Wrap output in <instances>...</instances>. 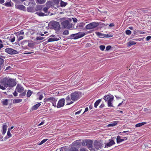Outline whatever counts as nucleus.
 Segmentation results:
<instances>
[{
    "label": "nucleus",
    "mask_w": 151,
    "mask_h": 151,
    "mask_svg": "<svg viewBox=\"0 0 151 151\" xmlns=\"http://www.w3.org/2000/svg\"><path fill=\"white\" fill-rule=\"evenodd\" d=\"M123 141L124 139L122 138H121L120 136L119 135L117 136L116 138V142L118 144L120 143Z\"/></svg>",
    "instance_id": "15"
},
{
    "label": "nucleus",
    "mask_w": 151,
    "mask_h": 151,
    "mask_svg": "<svg viewBox=\"0 0 151 151\" xmlns=\"http://www.w3.org/2000/svg\"><path fill=\"white\" fill-rule=\"evenodd\" d=\"M5 51L7 53L10 55L16 54L18 53V52L16 50L9 48H6L5 49Z\"/></svg>",
    "instance_id": "9"
},
{
    "label": "nucleus",
    "mask_w": 151,
    "mask_h": 151,
    "mask_svg": "<svg viewBox=\"0 0 151 151\" xmlns=\"http://www.w3.org/2000/svg\"><path fill=\"white\" fill-rule=\"evenodd\" d=\"M137 32H139V33H140L141 34H144L146 33L145 32L142 31H139L138 30H137Z\"/></svg>",
    "instance_id": "59"
},
{
    "label": "nucleus",
    "mask_w": 151,
    "mask_h": 151,
    "mask_svg": "<svg viewBox=\"0 0 151 151\" xmlns=\"http://www.w3.org/2000/svg\"><path fill=\"white\" fill-rule=\"evenodd\" d=\"M60 151H66L65 149L63 147H62L60 148Z\"/></svg>",
    "instance_id": "58"
},
{
    "label": "nucleus",
    "mask_w": 151,
    "mask_h": 151,
    "mask_svg": "<svg viewBox=\"0 0 151 151\" xmlns=\"http://www.w3.org/2000/svg\"><path fill=\"white\" fill-rule=\"evenodd\" d=\"M114 23H111L110 24L109 26L110 27H113L114 26Z\"/></svg>",
    "instance_id": "64"
},
{
    "label": "nucleus",
    "mask_w": 151,
    "mask_h": 151,
    "mask_svg": "<svg viewBox=\"0 0 151 151\" xmlns=\"http://www.w3.org/2000/svg\"><path fill=\"white\" fill-rule=\"evenodd\" d=\"M59 40V39L57 38H49L47 40V41L49 42L54 41H57Z\"/></svg>",
    "instance_id": "19"
},
{
    "label": "nucleus",
    "mask_w": 151,
    "mask_h": 151,
    "mask_svg": "<svg viewBox=\"0 0 151 151\" xmlns=\"http://www.w3.org/2000/svg\"><path fill=\"white\" fill-rule=\"evenodd\" d=\"M45 38L44 37H36V39L37 40H42Z\"/></svg>",
    "instance_id": "46"
},
{
    "label": "nucleus",
    "mask_w": 151,
    "mask_h": 151,
    "mask_svg": "<svg viewBox=\"0 0 151 151\" xmlns=\"http://www.w3.org/2000/svg\"><path fill=\"white\" fill-rule=\"evenodd\" d=\"M51 27L55 30H59L60 29V25L58 22L52 21L49 23Z\"/></svg>",
    "instance_id": "6"
},
{
    "label": "nucleus",
    "mask_w": 151,
    "mask_h": 151,
    "mask_svg": "<svg viewBox=\"0 0 151 151\" xmlns=\"http://www.w3.org/2000/svg\"><path fill=\"white\" fill-rule=\"evenodd\" d=\"M16 7L19 10L25 11L26 8L25 7L22 5H16Z\"/></svg>",
    "instance_id": "14"
},
{
    "label": "nucleus",
    "mask_w": 151,
    "mask_h": 151,
    "mask_svg": "<svg viewBox=\"0 0 151 151\" xmlns=\"http://www.w3.org/2000/svg\"><path fill=\"white\" fill-rule=\"evenodd\" d=\"M13 94L14 95V96H17L18 93L17 92V91H15L14 93H13Z\"/></svg>",
    "instance_id": "56"
},
{
    "label": "nucleus",
    "mask_w": 151,
    "mask_h": 151,
    "mask_svg": "<svg viewBox=\"0 0 151 151\" xmlns=\"http://www.w3.org/2000/svg\"><path fill=\"white\" fill-rule=\"evenodd\" d=\"M73 144L74 146L76 147H77L80 145L81 143L80 141L79 140H77L74 142L73 143Z\"/></svg>",
    "instance_id": "17"
},
{
    "label": "nucleus",
    "mask_w": 151,
    "mask_h": 151,
    "mask_svg": "<svg viewBox=\"0 0 151 151\" xmlns=\"http://www.w3.org/2000/svg\"><path fill=\"white\" fill-rule=\"evenodd\" d=\"M57 100V99L53 97H50L47 98H45L44 100V102L45 103L47 102H50L52 103L53 106L55 107Z\"/></svg>",
    "instance_id": "5"
},
{
    "label": "nucleus",
    "mask_w": 151,
    "mask_h": 151,
    "mask_svg": "<svg viewBox=\"0 0 151 151\" xmlns=\"http://www.w3.org/2000/svg\"><path fill=\"white\" fill-rule=\"evenodd\" d=\"M82 96L81 92L79 91H75L70 94L71 100L73 101H76L79 99Z\"/></svg>",
    "instance_id": "3"
},
{
    "label": "nucleus",
    "mask_w": 151,
    "mask_h": 151,
    "mask_svg": "<svg viewBox=\"0 0 151 151\" xmlns=\"http://www.w3.org/2000/svg\"><path fill=\"white\" fill-rule=\"evenodd\" d=\"M12 67V66H8L7 67L6 69L5 70H7L9 69H11V68Z\"/></svg>",
    "instance_id": "55"
},
{
    "label": "nucleus",
    "mask_w": 151,
    "mask_h": 151,
    "mask_svg": "<svg viewBox=\"0 0 151 151\" xmlns=\"http://www.w3.org/2000/svg\"><path fill=\"white\" fill-rule=\"evenodd\" d=\"M60 6L61 7H65L68 4V3L64 2V1H60Z\"/></svg>",
    "instance_id": "34"
},
{
    "label": "nucleus",
    "mask_w": 151,
    "mask_h": 151,
    "mask_svg": "<svg viewBox=\"0 0 151 151\" xmlns=\"http://www.w3.org/2000/svg\"><path fill=\"white\" fill-rule=\"evenodd\" d=\"M118 123V121H115L111 122V123L109 124L108 125V127H114Z\"/></svg>",
    "instance_id": "18"
},
{
    "label": "nucleus",
    "mask_w": 151,
    "mask_h": 151,
    "mask_svg": "<svg viewBox=\"0 0 151 151\" xmlns=\"http://www.w3.org/2000/svg\"><path fill=\"white\" fill-rule=\"evenodd\" d=\"M111 48V46H110V45L108 46H107L106 47V50H109Z\"/></svg>",
    "instance_id": "54"
},
{
    "label": "nucleus",
    "mask_w": 151,
    "mask_h": 151,
    "mask_svg": "<svg viewBox=\"0 0 151 151\" xmlns=\"http://www.w3.org/2000/svg\"><path fill=\"white\" fill-rule=\"evenodd\" d=\"M46 1V0H36L37 3L40 4H43Z\"/></svg>",
    "instance_id": "31"
},
{
    "label": "nucleus",
    "mask_w": 151,
    "mask_h": 151,
    "mask_svg": "<svg viewBox=\"0 0 151 151\" xmlns=\"http://www.w3.org/2000/svg\"><path fill=\"white\" fill-rule=\"evenodd\" d=\"M93 143L92 140L89 139H86L83 141L82 143V145L84 146H87V147L91 151L94 150V149L93 148Z\"/></svg>",
    "instance_id": "2"
},
{
    "label": "nucleus",
    "mask_w": 151,
    "mask_h": 151,
    "mask_svg": "<svg viewBox=\"0 0 151 151\" xmlns=\"http://www.w3.org/2000/svg\"><path fill=\"white\" fill-rule=\"evenodd\" d=\"M80 151H88L87 149L82 148L80 149Z\"/></svg>",
    "instance_id": "60"
},
{
    "label": "nucleus",
    "mask_w": 151,
    "mask_h": 151,
    "mask_svg": "<svg viewBox=\"0 0 151 151\" xmlns=\"http://www.w3.org/2000/svg\"><path fill=\"white\" fill-rule=\"evenodd\" d=\"M10 129L9 128L8 129V131L7 133V136L9 137H11L12 136V134L10 133Z\"/></svg>",
    "instance_id": "39"
},
{
    "label": "nucleus",
    "mask_w": 151,
    "mask_h": 151,
    "mask_svg": "<svg viewBox=\"0 0 151 151\" xmlns=\"http://www.w3.org/2000/svg\"><path fill=\"white\" fill-rule=\"evenodd\" d=\"M94 145L95 147L96 150L101 149L103 147L104 144L100 142L95 140L94 142Z\"/></svg>",
    "instance_id": "8"
},
{
    "label": "nucleus",
    "mask_w": 151,
    "mask_h": 151,
    "mask_svg": "<svg viewBox=\"0 0 151 151\" xmlns=\"http://www.w3.org/2000/svg\"><path fill=\"white\" fill-rule=\"evenodd\" d=\"M37 15L40 16H44L46 15L44 13H42L41 12L37 13Z\"/></svg>",
    "instance_id": "38"
},
{
    "label": "nucleus",
    "mask_w": 151,
    "mask_h": 151,
    "mask_svg": "<svg viewBox=\"0 0 151 151\" xmlns=\"http://www.w3.org/2000/svg\"><path fill=\"white\" fill-rule=\"evenodd\" d=\"M59 1L60 0H53V1L52 3L53 5H55L58 7Z\"/></svg>",
    "instance_id": "28"
},
{
    "label": "nucleus",
    "mask_w": 151,
    "mask_h": 151,
    "mask_svg": "<svg viewBox=\"0 0 151 151\" xmlns=\"http://www.w3.org/2000/svg\"><path fill=\"white\" fill-rule=\"evenodd\" d=\"M68 151H78V150L76 148L72 147L69 149Z\"/></svg>",
    "instance_id": "36"
},
{
    "label": "nucleus",
    "mask_w": 151,
    "mask_h": 151,
    "mask_svg": "<svg viewBox=\"0 0 151 151\" xmlns=\"http://www.w3.org/2000/svg\"><path fill=\"white\" fill-rule=\"evenodd\" d=\"M28 45L29 47L33 48L34 46V44L32 43H28Z\"/></svg>",
    "instance_id": "43"
},
{
    "label": "nucleus",
    "mask_w": 151,
    "mask_h": 151,
    "mask_svg": "<svg viewBox=\"0 0 151 151\" xmlns=\"http://www.w3.org/2000/svg\"><path fill=\"white\" fill-rule=\"evenodd\" d=\"M47 140V139H45L42 140L39 144V145H41L45 143Z\"/></svg>",
    "instance_id": "40"
},
{
    "label": "nucleus",
    "mask_w": 151,
    "mask_h": 151,
    "mask_svg": "<svg viewBox=\"0 0 151 151\" xmlns=\"http://www.w3.org/2000/svg\"><path fill=\"white\" fill-rule=\"evenodd\" d=\"M101 101V99H99L97 100L95 103L94 104V106L95 108H96L99 104Z\"/></svg>",
    "instance_id": "22"
},
{
    "label": "nucleus",
    "mask_w": 151,
    "mask_h": 151,
    "mask_svg": "<svg viewBox=\"0 0 151 151\" xmlns=\"http://www.w3.org/2000/svg\"><path fill=\"white\" fill-rule=\"evenodd\" d=\"M105 47V46L104 45H101L99 47L100 49L102 51H103L104 50Z\"/></svg>",
    "instance_id": "48"
},
{
    "label": "nucleus",
    "mask_w": 151,
    "mask_h": 151,
    "mask_svg": "<svg viewBox=\"0 0 151 151\" xmlns=\"http://www.w3.org/2000/svg\"><path fill=\"white\" fill-rule=\"evenodd\" d=\"M65 99L64 98L61 99L58 101L56 107L57 108H59L63 107L65 103Z\"/></svg>",
    "instance_id": "10"
},
{
    "label": "nucleus",
    "mask_w": 151,
    "mask_h": 151,
    "mask_svg": "<svg viewBox=\"0 0 151 151\" xmlns=\"http://www.w3.org/2000/svg\"><path fill=\"white\" fill-rule=\"evenodd\" d=\"M69 32L68 30H66L64 31L63 32V35H66L68 34Z\"/></svg>",
    "instance_id": "47"
},
{
    "label": "nucleus",
    "mask_w": 151,
    "mask_h": 151,
    "mask_svg": "<svg viewBox=\"0 0 151 151\" xmlns=\"http://www.w3.org/2000/svg\"><path fill=\"white\" fill-rule=\"evenodd\" d=\"M22 99H15L13 100V103H18L21 102L22 101Z\"/></svg>",
    "instance_id": "27"
},
{
    "label": "nucleus",
    "mask_w": 151,
    "mask_h": 151,
    "mask_svg": "<svg viewBox=\"0 0 151 151\" xmlns=\"http://www.w3.org/2000/svg\"><path fill=\"white\" fill-rule=\"evenodd\" d=\"M70 96H68L66 98H65V100L67 102H69V101H70L71 100L70 99Z\"/></svg>",
    "instance_id": "45"
},
{
    "label": "nucleus",
    "mask_w": 151,
    "mask_h": 151,
    "mask_svg": "<svg viewBox=\"0 0 151 151\" xmlns=\"http://www.w3.org/2000/svg\"><path fill=\"white\" fill-rule=\"evenodd\" d=\"M96 35L100 38H102L105 37V34L101 33L99 32H96Z\"/></svg>",
    "instance_id": "24"
},
{
    "label": "nucleus",
    "mask_w": 151,
    "mask_h": 151,
    "mask_svg": "<svg viewBox=\"0 0 151 151\" xmlns=\"http://www.w3.org/2000/svg\"><path fill=\"white\" fill-rule=\"evenodd\" d=\"M41 104L40 103L36 104L32 107V109L36 110L40 106Z\"/></svg>",
    "instance_id": "21"
},
{
    "label": "nucleus",
    "mask_w": 151,
    "mask_h": 151,
    "mask_svg": "<svg viewBox=\"0 0 151 151\" xmlns=\"http://www.w3.org/2000/svg\"><path fill=\"white\" fill-rule=\"evenodd\" d=\"M104 103H102L101 105L99 107L100 108H102L104 106Z\"/></svg>",
    "instance_id": "62"
},
{
    "label": "nucleus",
    "mask_w": 151,
    "mask_h": 151,
    "mask_svg": "<svg viewBox=\"0 0 151 151\" xmlns=\"http://www.w3.org/2000/svg\"><path fill=\"white\" fill-rule=\"evenodd\" d=\"M26 90H25L22 92L20 93H21L19 95V96L20 97H22L26 95Z\"/></svg>",
    "instance_id": "35"
},
{
    "label": "nucleus",
    "mask_w": 151,
    "mask_h": 151,
    "mask_svg": "<svg viewBox=\"0 0 151 151\" xmlns=\"http://www.w3.org/2000/svg\"><path fill=\"white\" fill-rule=\"evenodd\" d=\"M103 99L106 101L107 102L108 106V107H113L112 102L113 100V96L111 97L109 95H105Z\"/></svg>",
    "instance_id": "4"
},
{
    "label": "nucleus",
    "mask_w": 151,
    "mask_h": 151,
    "mask_svg": "<svg viewBox=\"0 0 151 151\" xmlns=\"http://www.w3.org/2000/svg\"><path fill=\"white\" fill-rule=\"evenodd\" d=\"M23 38V37L22 36H19L17 37V42L19 41L20 40H22Z\"/></svg>",
    "instance_id": "42"
},
{
    "label": "nucleus",
    "mask_w": 151,
    "mask_h": 151,
    "mask_svg": "<svg viewBox=\"0 0 151 151\" xmlns=\"http://www.w3.org/2000/svg\"><path fill=\"white\" fill-rule=\"evenodd\" d=\"M77 35L76 34H73L71 35L70 36L69 38H70L73 39H77Z\"/></svg>",
    "instance_id": "29"
},
{
    "label": "nucleus",
    "mask_w": 151,
    "mask_h": 151,
    "mask_svg": "<svg viewBox=\"0 0 151 151\" xmlns=\"http://www.w3.org/2000/svg\"><path fill=\"white\" fill-rule=\"evenodd\" d=\"M146 124V123L145 122H143L142 123H139L135 125V127H140L145 124Z\"/></svg>",
    "instance_id": "30"
},
{
    "label": "nucleus",
    "mask_w": 151,
    "mask_h": 151,
    "mask_svg": "<svg viewBox=\"0 0 151 151\" xmlns=\"http://www.w3.org/2000/svg\"><path fill=\"white\" fill-rule=\"evenodd\" d=\"M15 40V37H12V36H11L10 37L9 40L12 42H13Z\"/></svg>",
    "instance_id": "41"
},
{
    "label": "nucleus",
    "mask_w": 151,
    "mask_h": 151,
    "mask_svg": "<svg viewBox=\"0 0 151 151\" xmlns=\"http://www.w3.org/2000/svg\"><path fill=\"white\" fill-rule=\"evenodd\" d=\"M4 62V59L0 58V70L2 68V65Z\"/></svg>",
    "instance_id": "33"
},
{
    "label": "nucleus",
    "mask_w": 151,
    "mask_h": 151,
    "mask_svg": "<svg viewBox=\"0 0 151 151\" xmlns=\"http://www.w3.org/2000/svg\"><path fill=\"white\" fill-rule=\"evenodd\" d=\"M69 24V21L68 20H65L61 23V25L64 28H68Z\"/></svg>",
    "instance_id": "12"
},
{
    "label": "nucleus",
    "mask_w": 151,
    "mask_h": 151,
    "mask_svg": "<svg viewBox=\"0 0 151 151\" xmlns=\"http://www.w3.org/2000/svg\"><path fill=\"white\" fill-rule=\"evenodd\" d=\"M110 142L105 144V148L108 147H110L115 144V142L113 140H109Z\"/></svg>",
    "instance_id": "13"
},
{
    "label": "nucleus",
    "mask_w": 151,
    "mask_h": 151,
    "mask_svg": "<svg viewBox=\"0 0 151 151\" xmlns=\"http://www.w3.org/2000/svg\"><path fill=\"white\" fill-rule=\"evenodd\" d=\"M6 125H4L3 126V130H6Z\"/></svg>",
    "instance_id": "52"
},
{
    "label": "nucleus",
    "mask_w": 151,
    "mask_h": 151,
    "mask_svg": "<svg viewBox=\"0 0 151 151\" xmlns=\"http://www.w3.org/2000/svg\"><path fill=\"white\" fill-rule=\"evenodd\" d=\"M73 19L74 22H76L77 21V19L76 18H73Z\"/></svg>",
    "instance_id": "61"
},
{
    "label": "nucleus",
    "mask_w": 151,
    "mask_h": 151,
    "mask_svg": "<svg viewBox=\"0 0 151 151\" xmlns=\"http://www.w3.org/2000/svg\"><path fill=\"white\" fill-rule=\"evenodd\" d=\"M151 39V36H148L146 38V40L147 41H149Z\"/></svg>",
    "instance_id": "53"
},
{
    "label": "nucleus",
    "mask_w": 151,
    "mask_h": 151,
    "mask_svg": "<svg viewBox=\"0 0 151 151\" xmlns=\"http://www.w3.org/2000/svg\"><path fill=\"white\" fill-rule=\"evenodd\" d=\"M49 8L47 7H44L43 9V11L45 13H47Z\"/></svg>",
    "instance_id": "49"
},
{
    "label": "nucleus",
    "mask_w": 151,
    "mask_h": 151,
    "mask_svg": "<svg viewBox=\"0 0 151 151\" xmlns=\"http://www.w3.org/2000/svg\"><path fill=\"white\" fill-rule=\"evenodd\" d=\"M136 42L132 40H130L129 42L127 43V45L128 47H130L131 46L135 45Z\"/></svg>",
    "instance_id": "23"
},
{
    "label": "nucleus",
    "mask_w": 151,
    "mask_h": 151,
    "mask_svg": "<svg viewBox=\"0 0 151 151\" xmlns=\"http://www.w3.org/2000/svg\"><path fill=\"white\" fill-rule=\"evenodd\" d=\"M45 4L47 7L50 8V6H52V5L53 4L52 3L51 1H49L47 2Z\"/></svg>",
    "instance_id": "26"
},
{
    "label": "nucleus",
    "mask_w": 151,
    "mask_h": 151,
    "mask_svg": "<svg viewBox=\"0 0 151 151\" xmlns=\"http://www.w3.org/2000/svg\"><path fill=\"white\" fill-rule=\"evenodd\" d=\"M43 97V95H41L40 96L39 99L40 100H41L42 99Z\"/></svg>",
    "instance_id": "63"
},
{
    "label": "nucleus",
    "mask_w": 151,
    "mask_h": 151,
    "mask_svg": "<svg viewBox=\"0 0 151 151\" xmlns=\"http://www.w3.org/2000/svg\"><path fill=\"white\" fill-rule=\"evenodd\" d=\"M32 92L30 90H28L27 93V97H29L32 93Z\"/></svg>",
    "instance_id": "37"
},
{
    "label": "nucleus",
    "mask_w": 151,
    "mask_h": 151,
    "mask_svg": "<svg viewBox=\"0 0 151 151\" xmlns=\"http://www.w3.org/2000/svg\"><path fill=\"white\" fill-rule=\"evenodd\" d=\"M125 33L127 35H130L131 33V32L130 30L127 29L125 31Z\"/></svg>",
    "instance_id": "44"
},
{
    "label": "nucleus",
    "mask_w": 151,
    "mask_h": 151,
    "mask_svg": "<svg viewBox=\"0 0 151 151\" xmlns=\"http://www.w3.org/2000/svg\"><path fill=\"white\" fill-rule=\"evenodd\" d=\"M19 35H23L24 34V32L23 30H22L18 32Z\"/></svg>",
    "instance_id": "51"
},
{
    "label": "nucleus",
    "mask_w": 151,
    "mask_h": 151,
    "mask_svg": "<svg viewBox=\"0 0 151 151\" xmlns=\"http://www.w3.org/2000/svg\"><path fill=\"white\" fill-rule=\"evenodd\" d=\"M74 101H69V102H68L67 104V105H70V104L73 103Z\"/></svg>",
    "instance_id": "57"
},
{
    "label": "nucleus",
    "mask_w": 151,
    "mask_h": 151,
    "mask_svg": "<svg viewBox=\"0 0 151 151\" xmlns=\"http://www.w3.org/2000/svg\"><path fill=\"white\" fill-rule=\"evenodd\" d=\"M16 90L19 93H21L25 91L24 88L21 85L19 84L17 85Z\"/></svg>",
    "instance_id": "11"
},
{
    "label": "nucleus",
    "mask_w": 151,
    "mask_h": 151,
    "mask_svg": "<svg viewBox=\"0 0 151 151\" xmlns=\"http://www.w3.org/2000/svg\"><path fill=\"white\" fill-rule=\"evenodd\" d=\"M99 25L98 22H93L88 24L86 26V28L87 29H94L97 27Z\"/></svg>",
    "instance_id": "7"
},
{
    "label": "nucleus",
    "mask_w": 151,
    "mask_h": 151,
    "mask_svg": "<svg viewBox=\"0 0 151 151\" xmlns=\"http://www.w3.org/2000/svg\"><path fill=\"white\" fill-rule=\"evenodd\" d=\"M12 4H13V3L10 1V2H6L5 3L3 4V5L7 7H11L12 6Z\"/></svg>",
    "instance_id": "20"
},
{
    "label": "nucleus",
    "mask_w": 151,
    "mask_h": 151,
    "mask_svg": "<svg viewBox=\"0 0 151 151\" xmlns=\"http://www.w3.org/2000/svg\"><path fill=\"white\" fill-rule=\"evenodd\" d=\"M86 24L84 22H81L79 23L77 25V27H83Z\"/></svg>",
    "instance_id": "32"
},
{
    "label": "nucleus",
    "mask_w": 151,
    "mask_h": 151,
    "mask_svg": "<svg viewBox=\"0 0 151 151\" xmlns=\"http://www.w3.org/2000/svg\"><path fill=\"white\" fill-rule=\"evenodd\" d=\"M77 35V38L78 39L79 38H80L84 36L85 34L83 32H78L77 33H76Z\"/></svg>",
    "instance_id": "16"
},
{
    "label": "nucleus",
    "mask_w": 151,
    "mask_h": 151,
    "mask_svg": "<svg viewBox=\"0 0 151 151\" xmlns=\"http://www.w3.org/2000/svg\"><path fill=\"white\" fill-rule=\"evenodd\" d=\"M16 85L15 81L12 79L6 77L0 80V88L4 90L5 88L13 87Z\"/></svg>",
    "instance_id": "1"
},
{
    "label": "nucleus",
    "mask_w": 151,
    "mask_h": 151,
    "mask_svg": "<svg viewBox=\"0 0 151 151\" xmlns=\"http://www.w3.org/2000/svg\"><path fill=\"white\" fill-rule=\"evenodd\" d=\"M113 36V35H109V34H105V37H111Z\"/></svg>",
    "instance_id": "50"
},
{
    "label": "nucleus",
    "mask_w": 151,
    "mask_h": 151,
    "mask_svg": "<svg viewBox=\"0 0 151 151\" xmlns=\"http://www.w3.org/2000/svg\"><path fill=\"white\" fill-rule=\"evenodd\" d=\"M9 100L8 99H3L1 100V102L4 105H7L8 104Z\"/></svg>",
    "instance_id": "25"
}]
</instances>
